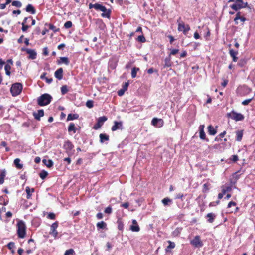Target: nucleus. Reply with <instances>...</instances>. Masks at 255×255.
<instances>
[{
  "label": "nucleus",
  "instance_id": "obj_1",
  "mask_svg": "<svg viewBox=\"0 0 255 255\" xmlns=\"http://www.w3.org/2000/svg\"><path fill=\"white\" fill-rule=\"evenodd\" d=\"M52 99V96L49 94H44L37 98V104L40 106H44L49 104Z\"/></svg>",
  "mask_w": 255,
  "mask_h": 255
},
{
  "label": "nucleus",
  "instance_id": "obj_2",
  "mask_svg": "<svg viewBox=\"0 0 255 255\" xmlns=\"http://www.w3.org/2000/svg\"><path fill=\"white\" fill-rule=\"evenodd\" d=\"M17 233L19 238H24L26 234V225L25 223L20 220L18 222L17 224Z\"/></svg>",
  "mask_w": 255,
  "mask_h": 255
},
{
  "label": "nucleus",
  "instance_id": "obj_3",
  "mask_svg": "<svg viewBox=\"0 0 255 255\" xmlns=\"http://www.w3.org/2000/svg\"><path fill=\"white\" fill-rule=\"evenodd\" d=\"M22 89V85L20 83H16L12 85L10 92L12 96H16L21 92Z\"/></svg>",
  "mask_w": 255,
  "mask_h": 255
},
{
  "label": "nucleus",
  "instance_id": "obj_4",
  "mask_svg": "<svg viewBox=\"0 0 255 255\" xmlns=\"http://www.w3.org/2000/svg\"><path fill=\"white\" fill-rule=\"evenodd\" d=\"M95 9L103 12L102 13V17L107 18L110 17V10L107 9L104 6H103L99 3H96Z\"/></svg>",
  "mask_w": 255,
  "mask_h": 255
},
{
  "label": "nucleus",
  "instance_id": "obj_5",
  "mask_svg": "<svg viewBox=\"0 0 255 255\" xmlns=\"http://www.w3.org/2000/svg\"><path fill=\"white\" fill-rule=\"evenodd\" d=\"M228 2H234L230 5V7L235 10L238 11L243 8V1L242 0H229Z\"/></svg>",
  "mask_w": 255,
  "mask_h": 255
},
{
  "label": "nucleus",
  "instance_id": "obj_6",
  "mask_svg": "<svg viewBox=\"0 0 255 255\" xmlns=\"http://www.w3.org/2000/svg\"><path fill=\"white\" fill-rule=\"evenodd\" d=\"M181 18L177 20L178 23V30L179 31H182L183 33L186 35L187 32L190 30V27L189 25H185L183 22H179Z\"/></svg>",
  "mask_w": 255,
  "mask_h": 255
},
{
  "label": "nucleus",
  "instance_id": "obj_7",
  "mask_svg": "<svg viewBox=\"0 0 255 255\" xmlns=\"http://www.w3.org/2000/svg\"><path fill=\"white\" fill-rule=\"evenodd\" d=\"M227 116L236 121H242L244 119V117L242 114L238 113L234 111L228 113Z\"/></svg>",
  "mask_w": 255,
  "mask_h": 255
},
{
  "label": "nucleus",
  "instance_id": "obj_8",
  "mask_svg": "<svg viewBox=\"0 0 255 255\" xmlns=\"http://www.w3.org/2000/svg\"><path fill=\"white\" fill-rule=\"evenodd\" d=\"M58 227V222L57 221L53 223L50 226V231L49 234L53 236L55 239L58 237V233L57 231V228Z\"/></svg>",
  "mask_w": 255,
  "mask_h": 255
},
{
  "label": "nucleus",
  "instance_id": "obj_9",
  "mask_svg": "<svg viewBox=\"0 0 255 255\" xmlns=\"http://www.w3.org/2000/svg\"><path fill=\"white\" fill-rule=\"evenodd\" d=\"M190 244L195 248H200L203 246V243L201 240L199 236H196L194 239L190 241Z\"/></svg>",
  "mask_w": 255,
  "mask_h": 255
},
{
  "label": "nucleus",
  "instance_id": "obj_10",
  "mask_svg": "<svg viewBox=\"0 0 255 255\" xmlns=\"http://www.w3.org/2000/svg\"><path fill=\"white\" fill-rule=\"evenodd\" d=\"M107 120V118L106 116L100 117L98 118L97 123L94 125L93 128L98 129L99 128L103 123Z\"/></svg>",
  "mask_w": 255,
  "mask_h": 255
},
{
  "label": "nucleus",
  "instance_id": "obj_11",
  "mask_svg": "<svg viewBox=\"0 0 255 255\" xmlns=\"http://www.w3.org/2000/svg\"><path fill=\"white\" fill-rule=\"evenodd\" d=\"M151 124L154 126L160 128L162 127L164 125V121L162 119H158L157 118H154L151 121Z\"/></svg>",
  "mask_w": 255,
  "mask_h": 255
},
{
  "label": "nucleus",
  "instance_id": "obj_12",
  "mask_svg": "<svg viewBox=\"0 0 255 255\" xmlns=\"http://www.w3.org/2000/svg\"><path fill=\"white\" fill-rule=\"evenodd\" d=\"M114 124L112 127L111 130L112 131H115L117 130H122L123 129V122L122 121H114Z\"/></svg>",
  "mask_w": 255,
  "mask_h": 255
},
{
  "label": "nucleus",
  "instance_id": "obj_13",
  "mask_svg": "<svg viewBox=\"0 0 255 255\" xmlns=\"http://www.w3.org/2000/svg\"><path fill=\"white\" fill-rule=\"evenodd\" d=\"M22 50L26 51L27 53L29 54L28 58L31 59H35L36 58L37 53L34 50L28 48H23Z\"/></svg>",
  "mask_w": 255,
  "mask_h": 255
},
{
  "label": "nucleus",
  "instance_id": "obj_14",
  "mask_svg": "<svg viewBox=\"0 0 255 255\" xmlns=\"http://www.w3.org/2000/svg\"><path fill=\"white\" fill-rule=\"evenodd\" d=\"M74 146L72 143L69 140L65 142L63 145V148L67 153H70L71 150L73 148Z\"/></svg>",
  "mask_w": 255,
  "mask_h": 255
},
{
  "label": "nucleus",
  "instance_id": "obj_15",
  "mask_svg": "<svg viewBox=\"0 0 255 255\" xmlns=\"http://www.w3.org/2000/svg\"><path fill=\"white\" fill-rule=\"evenodd\" d=\"M130 229L132 232H138L140 230V227L136 220H132V225L130 226Z\"/></svg>",
  "mask_w": 255,
  "mask_h": 255
},
{
  "label": "nucleus",
  "instance_id": "obj_16",
  "mask_svg": "<svg viewBox=\"0 0 255 255\" xmlns=\"http://www.w3.org/2000/svg\"><path fill=\"white\" fill-rule=\"evenodd\" d=\"M33 115L36 120L39 121L40 118L44 116V111L42 109L39 110L37 112H33Z\"/></svg>",
  "mask_w": 255,
  "mask_h": 255
},
{
  "label": "nucleus",
  "instance_id": "obj_17",
  "mask_svg": "<svg viewBox=\"0 0 255 255\" xmlns=\"http://www.w3.org/2000/svg\"><path fill=\"white\" fill-rule=\"evenodd\" d=\"M63 69L60 68L58 69L54 73L55 76L58 80H61L63 78Z\"/></svg>",
  "mask_w": 255,
  "mask_h": 255
},
{
  "label": "nucleus",
  "instance_id": "obj_18",
  "mask_svg": "<svg viewBox=\"0 0 255 255\" xmlns=\"http://www.w3.org/2000/svg\"><path fill=\"white\" fill-rule=\"evenodd\" d=\"M230 55L232 57L233 61L234 62H237L238 60V57L237 55L238 54V51H234L233 49H230L229 50Z\"/></svg>",
  "mask_w": 255,
  "mask_h": 255
},
{
  "label": "nucleus",
  "instance_id": "obj_19",
  "mask_svg": "<svg viewBox=\"0 0 255 255\" xmlns=\"http://www.w3.org/2000/svg\"><path fill=\"white\" fill-rule=\"evenodd\" d=\"M25 10L26 12L30 13L32 14H34L36 13V10L34 7L30 4L27 5Z\"/></svg>",
  "mask_w": 255,
  "mask_h": 255
},
{
  "label": "nucleus",
  "instance_id": "obj_20",
  "mask_svg": "<svg viewBox=\"0 0 255 255\" xmlns=\"http://www.w3.org/2000/svg\"><path fill=\"white\" fill-rule=\"evenodd\" d=\"M25 191L27 194L26 197L27 199H30L31 197V194L34 192V188H30L29 187L27 186L25 189Z\"/></svg>",
  "mask_w": 255,
  "mask_h": 255
},
{
  "label": "nucleus",
  "instance_id": "obj_21",
  "mask_svg": "<svg viewBox=\"0 0 255 255\" xmlns=\"http://www.w3.org/2000/svg\"><path fill=\"white\" fill-rule=\"evenodd\" d=\"M206 217L208 218L207 221L209 223H212L214 222L216 217V215L213 213H208Z\"/></svg>",
  "mask_w": 255,
  "mask_h": 255
},
{
  "label": "nucleus",
  "instance_id": "obj_22",
  "mask_svg": "<svg viewBox=\"0 0 255 255\" xmlns=\"http://www.w3.org/2000/svg\"><path fill=\"white\" fill-rule=\"evenodd\" d=\"M100 137V141L101 143H103L105 141H108L109 140V135L106 134L101 133L99 135Z\"/></svg>",
  "mask_w": 255,
  "mask_h": 255
},
{
  "label": "nucleus",
  "instance_id": "obj_23",
  "mask_svg": "<svg viewBox=\"0 0 255 255\" xmlns=\"http://www.w3.org/2000/svg\"><path fill=\"white\" fill-rule=\"evenodd\" d=\"M222 192L223 194H225L227 192H230L232 190V187L231 186L224 185L222 186Z\"/></svg>",
  "mask_w": 255,
  "mask_h": 255
},
{
  "label": "nucleus",
  "instance_id": "obj_24",
  "mask_svg": "<svg viewBox=\"0 0 255 255\" xmlns=\"http://www.w3.org/2000/svg\"><path fill=\"white\" fill-rule=\"evenodd\" d=\"M236 140L237 141H241L242 139L243 135V130L236 131Z\"/></svg>",
  "mask_w": 255,
  "mask_h": 255
},
{
  "label": "nucleus",
  "instance_id": "obj_25",
  "mask_svg": "<svg viewBox=\"0 0 255 255\" xmlns=\"http://www.w3.org/2000/svg\"><path fill=\"white\" fill-rule=\"evenodd\" d=\"M208 131L209 134L214 135L217 133V130L215 129L212 125H209L208 127Z\"/></svg>",
  "mask_w": 255,
  "mask_h": 255
},
{
  "label": "nucleus",
  "instance_id": "obj_26",
  "mask_svg": "<svg viewBox=\"0 0 255 255\" xmlns=\"http://www.w3.org/2000/svg\"><path fill=\"white\" fill-rule=\"evenodd\" d=\"M64 63L66 65H68L69 61L68 58L65 57H62L60 58V59L58 61V64Z\"/></svg>",
  "mask_w": 255,
  "mask_h": 255
},
{
  "label": "nucleus",
  "instance_id": "obj_27",
  "mask_svg": "<svg viewBox=\"0 0 255 255\" xmlns=\"http://www.w3.org/2000/svg\"><path fill=\"white\" fill-rule=\"evenodd\" d=\"M20 160L19 158H16L14 160V164L15 167L18 169H21L23 168V165L20 163Z\"/></svg>",
  "mask_w": 255,
  "mask_h": 255
},
{
  "label": "nucleus",
  "instance_id": "obj_28",
  "mask_svg": "<svg viewBox=\"0 0 255 255\" xmlns=\"http://www.w3.org/2000/svg\"><path fill=\"white\" fill-rule=\"evenodd\" d=\"M79 117V115L77 114H69L68 115L67 120L70 121L75 119H77Z\"/></svg>",
  "mask_w": 255,
  "mask_h": 255
},
{
  "label": "nucleus",
  "instance_id": "obj_29",
  "mask_svg": "<svg viewBox=\"0 0 255 255\" xmlns=\"http://www.w3.org/2000/svg\"><path fill=\"white\" fill-rule=\"evenodd\" d=\"M43 163L47 167H51L53 165V162L52 161V160L49 159H43L42 160Z\"/></svg>",
  "mask_w": 255,
  "mask_h": 255
},
{
  "label": "nucleus",
  "instance_id": "obj_30",
  "mask_svg": "<svg viewBox=\"0 0 255 255\" xmlns=\"http://www.w3.org/2000/svg\"><path fill=\"white\" fill-rule=\"evenodd\" d=\"M182 228L178 227L176 228L172 232V236L174 237L178 236L182 231Z\"/></svg>",
  "mask_w": 255,
  "mask_h": 255
},
{
  "label": "nucleus",
  "instance_id": "obj_31",
  "mask_svg": "<svg viewBox=\"0 0 255 255\" xmlns=\"http://www.w3.org/2000/svg\"><path fill=\"white\" fill-rule=\"evenodd\" d=\"M68 130L69 132L73 131L74 133H76V130L74 123H71L69 124Z\"/></svg>",
  "mask_w": 255,
  "mask_h": 255
},
{
  "label": "nucleus",
  "instance_id": "obj_32",
  "mask_svg": "<svg viewBox=\"0 0 255 255\" xmlns=\"http://www.w3.org/2000/svg\"><path fill=\"white\" fill-rule=\"evenodd\" d=\"M162 203L164 206L169 205L172 204V200L168 198H165L162 200Z\"/></svg>",
  "mask_w": 255,
  "mask_h": 255
},
{
  "label": "nucleus",
  "instance_id": "obj_33",
  "mask_svg": "<svg viewBox=\"0 0 255 255\" xmlns=\"http://www.w3.org/2000/svg\"><path fill=\"white\" fill-rule=\"evenodd\" d=\"M168 243L169 244V245L167 247V248L165 249L166 252H168L170 249H173L175 247V244L174 242H172L170 241H168Z\"/></svg>",
  "mask_w": 255,
  "mask_h": 255
},
{
  "label": "nucleus",
  "instance_id": "obj_34",
  "mask_svg": "<svg viewBox=\"0 0 255 255\" xmlns=\"http://www.w3.org/2000/svg\"><path fill=\"white\" fill-rule=\"evenodd\" d=\"M247 63V59L245 58L241 59L238 63V65L241 67H243L246 65Z\"/></svg>",
  "mask_w": 255,
  "mask_h": 255
},
{
  "label": "nucleus",
  "instance_id": "obj_35",
  "mask_svg": "<svg viewBox=\"0 0 255 255\" xmlns=\"http://www.w3.org/2000/svg\"><path fill=\"white\" fill-rule=\"evenodd\" d=\"M106 227V223L103 221L99 222L97 224V227L98 229H104Z\"/></svg>",
  "mask_w": 255,
  "mask_h": 255
},
{
  "label": "nucleus",
  "instance_id": "obj_36",
  "mask_svg": "<svg viewBox=\"0 0 255 255\" xmlns=\"http://www.w3.org/2000/svg\"><path fill=\"white\" fill-rule=\"evenodd\" d=\"M4 69L5 70L6 74L9 76L10 75V69H11V66L9 64L7 63L4 67Z\"/></svg>",
  "mask_w": 255,
  "mask_h": 255
},
{
  "label": "nucleus",
  "instance_id": "obj_37",
  "mask_svg": "<svg viewBox=\"0 0 255 255\" xmlns=\"http://www.w3.org/2000/svg\"><path fill=\"white\" fill-rule=\"evenodd\" d=\"M12 5L16 7L20 8L22 6V3L19 1L15 0L12 2Z\"/></svg>",
  "mask_w": 255,
  "mask_h": 255
},
{
  "label": "nucleus",
  "instance_id": "obj_38",
  "mask_svg": "<svg viewBox=\"0 0 255 255\" xmlns=\"http://www.w3.org/2000/svg\"><path fill=\"white\" fill-rule=\"evenodd\" d=\"M139 70L138 68H133L131 71V76L132 78H135L136 76V74L138 71Z\"/></svg>",
  "mask_w": 255,
  "mask_h": 255
},
{
  "label": "nucleus",
  "instance_id": "obj_39",
  "mask_svg": "<svg viewBox=\"0 0 255 255\" xmlns=\"http://www.w3.org/2000/svg\"><path fill=\"white\" fill-rule=\"evenodd\" d=\"M48 175V172L45 170H42L39 173V176L42 179H45Z\"/></svg>",
  "mask_w": 255,
  "mask_h": 255
},
{
  "label": "nucleus",
  "instance_id": "obj_40",
  "mask_svg": "<svg viewBox=\"0 0 255 255\" xmlns=\"http://www.w3.org/2000/svg\"><path fill=\"white\" fill-rule=\"evenodd\" d=\"M171 58L170 57H166L165 59V67H170L171 66Z\"/></svg>",
  "mask_w": 255,
  "mask_h": 255
},
{
  "label": "nucleus",
  "instance_id": "obj_41",
  "mask_svg": "<svg viewBox=\"0 0 255 255\" xmlns=\"http://www.w3.org/2000/svg\"><path fill=\"white\" fill-rule=\"evenodd\" d=\"M74 250L73 249H70L66 251L64 255H74Z\"/></svg>",
  "mask_w": 255,
  "mask_h": 255
},
{
  "label": "nucleus",
  "instance_id": "obj_42",
  "mask_svg": "<svg viewBox=\"0 0 255 255\" xmlns=\"http://www.w3.org/2000/svg\"><path fill=\"white\" fill-rule=\"evenodd\" d=\"M242 17L241 16V12H238L236 15V17L235 18H234V21H235V23L236 24H238V20H239V18H240V17Z\"/></svg>",
  "mask_w": 255,
  "mask_h": 255
},
{
  "label": "nucleus",
  "instance_id": "obj_43",
  "mask_svg": "<svg viewBox=\"0 0 255 255\" xmlns=\"http://www.w3.org/2000/svg\"><path fill=\"white\" fill-rule=\"evenodd\" d=\"M68 91L67 86L66 85H63L61 87V92L62 95L65 94Z\"/></svg>",
  "mask_w": 255,
  "mask_h": 255
},
{
  "label": "nucleus",
  "instance_id": "obj_44",
  "mask_svg": "<svg viewBox=\"0 0 255 255\" xmlns=\"http://www.w3.org/2000/svg\"><path fill=\"white\" fill-rule=\"evenodd\" d=\"M118 223V228L119 230H123L124 228V224L123 222L121 220H118L117 222Z\"/></svg>",
  "mask_w": 255,
  "mask_h": 255
},
{
  "label": "nucleus",
  "instance_id": "obj_45",
  "mask_svg": "<svg viewBox=\"0 0 255 255\" xmlns=\"http://www.w3.org/2000/svg\"><path fill=\"white\" fill-rule=\"evenodd\" d=\"M72 23L70 21H66L64 25V27L66 29L71 28L72 27Z\"/></svg>",
  "mask_w": 255,
  "mask_h": 255
},
{
  "label": "nucleus",
  "instance_id": "obj_46",
  "mask_svg": "<svg viewBox=\"0 0 255 255\" xmlns=\"http://www.w3.org/2000/svg\"><path fill=\"white\" fill-rule=\"evenodd\" d=\"M86 105L87 107L91 108L93 107V101L92 100H88L86 103Z\"/></svg>",
  "mask_w": 255,
  "mask_h": 255
},
{
  "label": "nucleus",
  "instance_id": "obj_47",
  "mask_svg": "<svg viewBox=\"0 0 255 255\" xmlns=\"http://www.w3.org/2000/svg\"><path fill=\"white\" fill-rule=\"evenodd\" d=\"M200 138L201 139H205L206 138V134L204 130H200Z\"/></svg>",
  "mask_w": 255,
  "mask_h": 255
},
{
  "label": "nucleus",
  "instance_id": "obj_48",
  "mask_svg": "<svg viewBox=\"0 0 255 255\" xmlns=\"http://www.w3.org/2000/svg\"><path fill=\"white\" fill-rule=\"evenodd\" d=\"M137 40L138 41L141 42H145L146 41V39L143 35H140L138 37Z\"/></svg>",
  "mask_w": 255,
  "mask_h": 255
},
{
  "label": "nucleus",
  "instance_id": "obj_49",
  "mask_svg": "<svg viewBox=\"0 0 255 255\" xmlns=\"http://www.w3.org/2000/svg\"><path fill=\"white\" fill-rule=\"evenodd\" d=\"M7 247L9 250H12L15 248V244L13 242H10L7 244Z\"/></svg>",
  "mask_w": 255,
  "mask_h": 255
},
{
  "label": "nucleus",
  "instance_id": "obj_50",
  "mask_svg": "<svg viewBox=\"0 0 255 255\" xmlns=\"http://www.w3.org/2000/svg\"><path fill=\"white\" fill-rule=\"evenodd\" d=\"M253 98H251V99H246L242 102V104L243 105H247L248 104H249V103L250 102H251V101L253 100Z\"/></svg>",
  "mask_w": 255,
  "mask_h": 255
},
{
  "label": "nucleus",
  "instance_id": "obj_51",
  "mask_svg": "<svg viewBox=\"0 0 255 255\" xmlns=\"http://www.w3.org/2000/svg\"><path fill=\"white\" fill-rule=\"evenodd\" d=\"M104 212L106 214H110L112 212V209L110 206H108L105 208Z\"/></svg>",
  "mask_w": 255,
  "mask_h": 255
},
{
  "label": "nucleus",
  "instance_id": "obj_52",
  "mask_svg": "<svg viewBox=\"0 0 255 255\" xmlns=\"http://www.w3.org/2000/svg\"><path fill=\"white\" fill-rule=\"evenodd\" d=\"M112 245H111V244L108 242L107 243H106V250L107 251H110L111 250V249H112Z\"/></svg>",
  "mask_w": 255,
  "mask_h": 255
},
{
  "label": "nucleus",
  "instance_id": "obj_53",
  "mask_svg": "<svg viewBox=\"0 0 255 255\" xmlns=\"http://www.w3.org/2000/svg\"><path fill=\"white\" fill-rule=\"evenodd\" d=\"M22 26L21 29L23 32L26 31V30L29 28V26L26 24H22Z\"/></svg>",
  "mask_w": 255,
  "mask_h": 255
},
{
  "label": "nucleus",
  "instance_id": "obj_54",
  "mask_svg": "<svg viewBox=\"0 0 255 255\" xmlns=\"http://www.w3.org/2000/svg\"><path fill=\"white\" fill-rule=\"evenodd\" d=\"M6 176V171L5 169L4 170H2L1 171V173H0V178H2L3 179H4V177H5Z\"/></svg>",
  "mask_w": 255,
  "mask_h": 255
},
{
  "label": "nucleus",
  "instance_id": "obj_55",
  "mask_svg": "<svg viewBox=\"0 0 255 255\" xmlns=\"http://www.w3.org/2000/svg\"><path fill=\"white\" fill-rule=\"evenodd\" d=\"M48 218L50 219L54 220L55 218V215L53 213H50L48 215Z\"/></svg>",
  "mask_w": 255,
  "mask_h": 255
},
{
  "label": "nucleus",
  "instance_id": "obj_56",
  "mask_svg": "<svg viewBox=\"0 0 255 255\" xmlns=\"http://www.w3.org/2000/svg\"><path fill=\"white\" fill-rule=\"evenodd\" d=\"M179 52V50L177 49H173L171 50L170 55H174Z\"/></svg>",
  "mask_w": 255,
  "mask_h": 255
},
{
  "label": "nucleus",
  "instance_id": "obj_57",
  "mask_svg": "<svg viewBox=\"0 0 255 255\" xmlns=\"http://www.w3.org/2000/svg\"><path fill=\"white\" fill-rule=\"evenodd\" d=\"M232 160L234 162H237L238 160V156L237 155H233L232 156V158H231Z\"/></svg>",
  "mask_w": 255,
  "mask_h": 255
},
{
  "label": "nucleus",
  "instance_id": "obj_58",
  "mask_svg": "<svg viewBox=\"0 0 255 255\" xmlns=\"http://www.w3.org/2000/svg\"><path fill=\"white\" fill-rule=\"evenodd\" d=\"M208 184L205 183L203 185V192H205L209 190Z\"/></svg>",
  "mask_w": 255,
  "mask_h": 255
},
{
  "label": "nucleus",
  "instance_id": "obj_59",
  "mask_svg": "<svg viewBox=\"0 0 255 255\" xmlns=\"http://www.w3.org/2000/svg\"><path fill=\"white\" fill-rule=\"evenodd\" d=\"M125 92V90H124V89H121L118 91V95L120 96H121L124 95Z\"/></svg>",
  "mask_w": 255,
  "mask_h": 255
},
{
  "label": "nucleus",
  "instance_id": "obj_60",
  "mask_svg": "<svg viewBox=\"0 0 255 255\" xmlns=\"http://www.w3.org/2000/svg\"><path fill=\"white\" fill-rule=\"evenodd\" d=\"M43 54L45 56H47L48 55V51L47 47H45L43 48Z\"/></svg>",
  "mask_w": 255,
  "mask_h": 255
},
{
  "label": "nucleus",
  "instance_id": "obj_61",
  "mask_svg": "<svg viewBox=\"0 0 255 255\" xmlns=\"http://www.w3.org/2000/svg\"><path fill=\"white\" fill-rule=\"evenodd\" d=\"M49 28L50 30H52L54 32L57 31V30L56 29V27L52 24H50L49 25Z\"/></svg>",
  "mask_w": 255,
  "mask_h": 255
},
{
  "label": "nucleus",
  "instance_id": "obj_62",
  "mask_svg": "<svg viewBox=\"0 0 255 255\" xmlns=\"http://www.w3.org/2000/svg\"><path fill=\"white\" fill-rule=\"evenodd\" d=\"M129 85V83L128 82H126L124 83V84L123 85L122 89H124V90H126L128 89V87Z\"/></svg>",
  "mask_w": 255,
  "mask_h": 255
},
{
  "label": "nucleus",
  "instance_id": "obj_63",
  "mask_svg": "<svg viewBox=\"0 0 255 255\" xmlns=\"http://www.w3.org/2000/svg\"><path fill=\"white\" fill-rule=\"evenodd\" d=\"M236 203L234 201H230L228 204V208L231 207L232 206H236Z\"/></svg>",
  "mask_w": 255,
  "mask_h": 255
},
{
  "label": "nucleus",
  "instance_id": "obj_64",
  "mask_svg": "<svg viewBox=\"0 0 255 255\" xmlns=\"http://www.w3.org/2000/svg\"><path fill=\"white\" fill-rule=\"evenodd\" d=\"M96 217L98 219H101L103 218V215L102 213H98L96 215Z\"/></svg>",
  "mask_w": 255,
  "mask_h": 255
}]
</instances>
